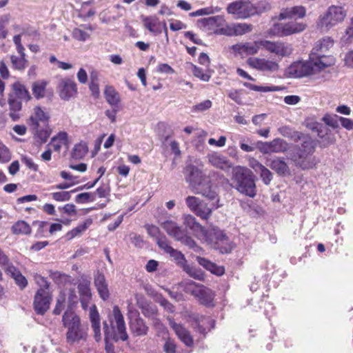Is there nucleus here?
I'll return each instance as SVG.
<instances>
[{
  "label": "nucleus",
  "instance_id": "obj_1",
  "mask_svg": "<svg viewBox=\"0 0 353 353\" xmlns=\"http://www.w3.org/2000/svg\"><path fill=\"white\" fill-rule=\"evenodd\" d=\"M295 141L299 142L295 147V151L288 152L289 159L296 166L302 170L312 169L319 163L318 159L313 155L317 145L316 140L310 135L300 132L295 134Z\"/></svg>",
  "mask_w": 353,
  "mask_h": 353
},
{
  "label": "nucleus",
  "instance_id": "obj_2",
  "mask_svg": "<svg viewBox=\"0 0 353 353\" xmlns=\"http://www.w3.org/2000/svg\"><path fill=\"white\" fill-rule=\"evenodd\" d=\"M185 179L193 191L210 200L216 197V192L212 188L210 179L203 174L202 171L196 166L190 164L184 170Z\"/></svg>",
  "mask_w": 353,
  "mask_h": 353
},
{
  "label": "nucleus",
  "instance_id": "obj_3",
  "mask_svg": "<svg viewBox=\"0 0 353 353\" xmlns=\"http://www.w3.org/2000/svg\"><path fill=\"white\" fill-rule=\"evenodd\" d=\"M62 323L63 327L67 329L65 336L68 343L72 344L86 339L87 328L82 325L79 315L70 307L64 312Z\"/></svg>",
  "mask_w": 353,
  "mask_h": 353
},
{
  "label": "nucleus",
  "instance_id": "obj_4",
  "mask_svg": "<svg viewBox=\"0 0 353 353\" xmlns=\"http://www.w3.org/2000/svg\"><path fill=\"white\" fill-rule=\"evenodd\" d=\"M233 182L236 189L241 194L254 197L256 194L254 176L245 167H236L233 170Z\"/></svg>",
  "mask_w": 353,
  "mask_h": 353
},
{
  "label": "nucleus",
  "instance_id": "obj_5",
  "mask_svg": "<svg viewBox=\"0 0 353 353\" xmlns=\"http://www.w3.org/2000/svg\"><path fill=\"white\" fill-rule=\"evenodd\" d=\"M112 314L114 316V322H112V326L113 329H116L117 333H112L108 328L107 323H103V330L105 334V340L106 341V350L110 351L111 346L108 345V341L110 339H113L115 341L121 339L122 341H126L128 338L126 332V327L124 321V318L119 307L117 305L114 306L112 310Z\"/></svg>",
  "mask_w": 353,
  "mask_h": 353
},
{
  "label": "nucleus",
  "instance_id": "obj_6",
  "mask_svg": "<svg viewBox=\"0 0 353 353\" xmlns=\"http://www.w3.org/2000/svg\"><path fill=\"white\" fill-rule=\"evenodd\" d=\"M334 41L328 37L317 41L311 51L310 56L323 69L334 64V59L332 56H326L323 53L333 46Z\"/></svg>",
  "mask_w": 353,
  "mask_h": 353
},
{
  "label": "nucleus",
  "instance_id": "obj_7",
  "mask_svg": "<svg viewBox=\"0 0 353 353\" xmlns=\"http://www.w3.org/2000/svg\"><path fill=\"white\" fill-rule=\"evenodd\" d=\"M323 70L310 56L309 60L306 61H296L292 63L285 70V74L290 78H301L314 74Z\"/></svg>",
  "mask_w": 353,
  "mask_h": 353
},
{
  "label": "nucleus",
  "instance_id": "obj_8",
  "mask_svg": "<svg viewBox=\"0 0 353 353\" xmlns=\"http://www.w3.org/2000/svg\"><path fill=\"white\" fill-rule=\"evenodd\" d=\"M346 16L345 10L341 6H330L326 13L319 17L317 26L322 30L327 31L339 23L343 21Z\"/></svg>",
  "mask_w": 353,
  "mask_h": 353
},
{
  "label": "nucleus",
  "instance_id": "obj_9",
  "mask_svg": "<svg viewBox=\"0 0 353 353\" xmlns=\"http://www.w3.org/2000/svg\"><path fill=\"white\" fill-rule=\"evenodd\" d=\"M204 236H201V241L214 246L216 249H220L221 252H228L231 247L222 248L223 245H228V239L225 234L217 228H212L204 230Z\"/></svg>",
  "mask_w": 353,
  "mask_h": 353
},
{
  "label": "nucleus",
  "instance_id": "obj_10",
  "mask_svg": "<svg viewBox=\"0 0 353 353\" xmlns=\"http://www.w3.org/2000/svg\"><path fill=\"white\" fill-rule=\"evenodd\" d=\"M306 26V24L296 21L278 23L269 30V34L279 37H287L303 32Z\"/></svg>",
  "mask_w": 353,
  "mask_h": 353
},
{
  "label": "nucleus",
  "instance_id": "obj_11",
  "mask_svg": "<svg viewBox=\"0 0 353 353\" xmlns=\"http://www.w3.org/2000/svg\"><path fill=\"white\" fill-rule=\"evenodd\" d=\"M229 14L236 19H244L254 15V3L250 0H239L230 3L227 7Z\"/></svg>",
  "mask_w": 353,
  "mask_h": 353
},
{
  "label": "nucleus",
  "instance_id": "obj_12",
  "mask_svg": "<svg viewBox=\"0 0 353 353\" xmlns=\"http://www.w3.org/2000/svg\"><path fill=\"white\" fill-rule=\"evenodd\" d=\"M262 48L274 54L279 59L290 56L293 52L292 46L281 41L262 39Z\"/></svg>",
  "mask_w": 353,
  "mask_h": 353
},
{
  "label": "nucleus",
  "instance_id": "obj_13",
  "mask_svg": "<svg viewBox=\"0 0 353 353\" xmlns=\"http://www.w3.org/2000/svg\"><path fill=\"white\" fill-rule=\"evenodd\" d=\"M248 65L252 68L265 72H275L279 70L277 61L259 57H250L247 60Z\"/></svg>",
  "mask_w": 353,
  "mask_h": 353
},
{
  "label": "nucleus",
  "instance_id": "obj_14",
  "mask_svg": "<svg viewBox=\"0 0 353 353\" xmlns=\"http://www.w3.org/2000/svg\"><path fill=\"white\" fill-rule=\"evenodd\" d=\"M57 90L62 100L69 101L77 92V83L70 78H63L59 80L57 86Z\"/></svg>",
  "mask_w": 353,
  "mask_h": 353
},
{
  "label": "nucleus",
  "instance_id": "obj_15",
  "mask_svg": "<svg viewBox=\"0 0 353 353\" xmlns=\"http://www.w3.org/2000/svg\"><path fill=\"white\" fill-rule=\"evenodd\" d=\"M258 148L263 154L280 153L288 150V144L283 139L277 138L268 142H259Z\"/></svg>",
  "mask_w": 353,
  "mask_h": 353
},
{
  "label": "nucleus",
  "instance_id": "obj_16",
  "mask_svg": "<svg viewBox=\"0 0 353 353\" xmlns=\"http://www.w3.org/2000/svg\"><path fill=\"white\" fill-rule=\"evenodd\" d=\"M262 39L254 42L240 43L233 45L231 48L235 54L243 57L249 55H254L262 48Z\"/></svg>",
  "mask_w": 353,
  "mask_h": 353
},
{
  "label": "nucleus",
  "instance_id": "obj_17",
  "mask_svg": "<svg viewBox=\"0 0 353 353\" xmlns=\"http://www.w3.org/2000/svg\"><path fill=\"white\" fill-rule=\"evenodd\" d=\"M51 296L49 292L43 288H39L34 300V307L38 314H43L50 307Z\"/></svg>",
  "mask_w": 353,
  "mask_h": 353
},
{
  "label": "nucleus",
  "instance_id": "obj_18",
  "mask_svg": "<svg viewBox=\"0 0 353 353\" xmlns=\"http://www.w3.org/2000/svg\"><path fill=\"white\" fill-rule=\"evenodd\" d=\"M48 119L49 117L44 110L37 106L33 108L28 123L31 129H37L40 125L48 124Z\"/></svg>",
  "mask_w": 353,
  "mask_h": 353
},
{
  "label": "nucleus",
  "instance_id": "obj_19",
  "mask_svg": "<svg viewBox=\"0 0 353 353\" xmlns=\"http://www.w3.org/2000/svg\"><path fill=\"white\" fill-rule=\"evenodd\" d=\"M183 219L184 225L186 228L189 229L198 239H200L201 236H205V228L196 221L194 216L191 214H184Z\"/></svg>",
  "mask_w": 353,
  "mask_h": 353
},
{
  "label": "nucleus",
  "instance_id": "obj_20",
  "mask_svg": "<svg viewBox=\"0 0 353 353\" xmlns=\"http://www.w3.org/2000/svg\"><path fill=\"white\" fill-rule=\"evenodd\" d=\"M162 228L167 234L176 241H182L184 237V230L176 222L167 220L161 223Z\"/></svg>",
  "mask_w": 353,
  "mask_h": 353
},
{
  "label": "nucleus",
  "instance_id": "obj_21",
  "mask_svg": "<svg viewBox=\"0 0 353 353\" xmlns=\"http://www.w3.org/2000/svg\"><path fill=\"white\" fill-rule=\"evenodd\" d=\"M268 165L279 176H292L291 170L283 158H274L270 160V162Z\"/></svg>",
  "mask_w": 353,
  "mask_h": 353
},
{
  "label": "nucleus",
  "instance_id": "obj_22",
  "mask_svg": "<svg viewBox=\"0 0 353 353\" xmlns=\"http://www.w3.org/2000/svg\"><path fill=\"white\" fill-rule=\"evenodd\" d=\"M207 158L209 163L216 168L225 170L232 166L230 161L219 153L212 152L208 154Z\"/></svg>",
  "mask_w": 353,
  "mask_h": 353
},
{
  "label": "nucleus",
  "instance_id": "obj_23",
  "mask_svg": "<svg viewBox=\"0 0 353 353\" xmlns=\"http://www.w3.org/2000/svg\"><path fill=\"white\" fill-rule=\"evenodd\" d=\"M172 328L175 332L179 339L188 347H192L194 344L193 339L190 332L180 324L171 323Z\"/></svg>",
  "mask_w": 353,
  "mask_h": 353
},
{
  "label": "nucleus",
  "instance_id": "obj_24",
  "mask_svg": "<svg viewBox=\"0 0 353 353\" xmlns=\"http://www.w3.org/2000/svg\"><path fill=\"white\" fill-rule=\"evenodd\" d=\"M305 15V8L303 6H294L281 10L279 19L303 18Z\"/></svg>",
  "mask_w": 353,
  "mask_h": 353
},
{
  "label": "nucleus",
  "instance_id": "obj_25",
  "mask_svg": "<svg viewBox=\"0 0 353 353\" xmlns=\"http://www.w3.org/2000/svg\"><path fill=\"white\" fill-rule=\"evenodd\" d=\"M318 125L312 128V129L316 130L317 135L321 139V147L326 148L330 145L334 144L336 141V138L331 131L322 126L319 128Z\"/></svg>",
  "mask_w": 353,
  "mask_h": 353
},
{
  "label": "nucleus",
  "instance_id": "obj_26",
  "mask_svg": "<svg viewBox=\"0 0 353 353\" xmlns=\"http://www.w3.org/2000/svg\"><path fill=\"white\" fill-rule=\"evenodd\" d=\"M90 319L92 328L94 332V336L96 341H99L101 339L99 314L95 305L90 308Z\"/></svg>",
  "mask_w": 353,
  "mask_h": 353
},
{
  "label": "nucleus",
  "instance_id": "obj_27",
  "mask_svg": "<svg viewBox=\"0 0 353 353\" xmlns=\"http://www.w3.org/2000/svg\"><path fill=\"white\" fill-rule=\"evenodd\" d=\"M94 284L100 297L105 301L110 297L108 285L103 274H99L94 279Z\"/></svg>",
  "mask_w": 353,
  "mask_h": 353
},
{
  "label": "nucleus",
  "instance_id": "obj_28",
  "mask_svg": "<svg viewBox=\"0 0 353 353\" xmlns=\"http://www.w3.org/2000/svg\"><path fill=\"white\" fill-rule=\"evenodd\" d=\"M194 319L196 323L195 327L197 328L198 331L205 334L206 332V329L210 330L214 327V321L209 316H203L196 315L194 317Z\"/></svg>",
  "mask_w": 353,
  "mask_h": 353
},
{
  "label": "nucleus",
  "instance_id": "obj_29",
  "mask_svg": "<svg viewBox=\"0 0 353 353\" xmlns=\"http://www.w3.org/2000/svg\"><path fill=\"white\" fill-rule=\"evenodd\" d=\"M8 105L10 109V117L13 121H18L20 118V111L22 107L21 101L15 99L12 95H10L8 99Z\"/></svg>",
  "mask_w": 353,
  "mask_h": 353
},
{
  "label": "nucleus",
  "instance_id": "obj_30",
  "mask_svg": "<svg viewBox=\"0 0 353 353\" xmlns=\"http://www.w3.org/2000/svg\"><path fill=\"white\" fill-rule=\"evenodd\" d=\"M130 328L131 332L134 336L145 335L148 330V326L141 318H135L132 319L130 324Z\"/></svg>",
  "mask_w": 353,
  "mask_h": 353
},
{
  "label": "nucleus",
  "instance_id": "obj_31",
  "mask_svg": "<svg viewBox=\"0 0 353 353\" xmlns=\"http://www.w3.org/2000/svg\"><path fill=\"white\" fill-rule=\"evenodd\" d=\"M196 261L199 265L205 268L206 270L210 271L212 274H214L217 276H221L225 272L223 267L218 266L215 263H212L211 261L205 258L197 256Z\"/></svg>",
  "mask_w": 353,
  "mask_h": 353
},
{
  "label": "nucleus",
  "instance_id": "obj_32",
  "mask_svg": "<svg viewBox=\"0 0 353 353\" xmlns=\"http://www.w3.org/2000/svg\"><path fill=\"white\" fill-rule=\"evenodd\" d=\"M195 297L199 299L201 304L210 306L212 305L214 294L210 289L202 285Z\"/></svg>",
  "mask_w": 353,
  "mask_h": 353
},
{
  "label": "nucleus",
  "instance_id": "obj_33",
  "mask_svg": "<svg viewBox=\"0 0 353 353\" xmlns=\"http://www.w3.org/2000/svg\"><path fill=\"white\" fill-rule=\"evenodd\" d=\"M203 27L208 28L209 30H213L215 28L220 27L225 23L223 16L217 15L203 19L199 21Z\"/></svg>",
  "mask_w": 353,
  "mask_h": 353
},
{
  "label": "nucleus",
  "instance_id": "obj_34",
  "mask_svg": "<svg viewBox=\"0 0 353 353\" xmlns=\"http://www.w3.org/2000/svg\"><path fill=\"white\" fill-rule=\"evenodd\" d=\"M80 301L82 307L85 310L91 298L90 286L87 283H81L78 285Z\"/></svg>",
  "mask_w": 353,
  "mask_h": 353
},
{
  "label": "nucleus",
  "instance_id": "obj_35",
  "mask_svg": "<svg viewBox=\"0 0 353 353\" xmlns=\"http://www.w3.org/2000/svg\"><path fill=\"white\" fill-rule=\"evenodd\" d=\"M13 94L15 99L20 101H29L31 99L30 94L24 85L16 82L12 85Z\"/></svg>",
  "mask_w": 353,
  "mask_h": 353
},
{
  "label": "nucleus",
  "instance_id": "obj_36",
  "mask_svg": "<svg viewBox=\"0 0 353 353\" xmlns=\"http://www.w3.org/2000/svg\"><path fill=\"white\" fill-rule=\"evenodd\" d=\"M32 130L34 132L35 140L40 143H46L51 134V130L48 124L40 125V128L32 129Z\"/></svg>",
  "mask_w": 353,
  "mask_h": 353
},
{
  "label": "nucleus",
  "instance_id": "obj_37",
  "mask_svg": "<svg viewBox=\"0 0 353 353\" xmlns=\"http://www.w3.org/2000/svg\"><path fill=\"white\" fill-rule=\"evenodd\" d=\"M104 95L107 102L112 106H117L120 102V95L112 86H105Z\"/></svg>",
  "mask_w": 353,
  "mask_h": 353
},
{
  "label": "nucleus",
  "instance_id": "obj_38",
  "mask_svg": "<svg viewBox=\"0 0 353 353\" xmlns=\"http://www.w3.org/2000/svg\"><path fill=\"white\" fill-rule=\"evenodd\" d=\"M0 265L6 274L10 275L19 271L12 263L10 261L8 256L0 249Z\"/></svg>",
  "mask_w": 353,
  "mask_h": 353
},
{
  "label": "nucleus",
  "instance_id": "obj_39",
  "mask_svg": "<svg viewBox=\"0 0 353 353\" xmlns=\"http://www.w3.org/2000/svg\"><path fill=\"white\" fill-rule=\"evenodd\" d=\"M68 143V134L65 132H60L51 139L50 144L54 151L59 152L63 145Z\"/></svg>",
  "mask_w": 353,
  "mask_h": 353
},
{
  "label": "nucleus",
  "instance_id": "obj_40",
  "mask_svg": "<svg viewBox=\"0 0 353 353\" xmlns=\"http://www.w3.org/2000/svg\"><path fill=\"white\" fill-rule=\"evenodd\" d=\"M11 231L14 234L29 235L32 230L30 225L25 221H18L12 225Z\"/></svg>",
  "mask_w": 353,
  "mask_h": 353
},
{
  "label": "nucleus",
  "instance_id": "obj_41",
  "mask_svg": "<svg viewBox=\"0 0 353 353\" xmlns=\"http://www.w3.org/2000/svg\"><path fill=\"white\" fill-rule=\"evenodd\" d=\"M92 223V219L90 218L87 219L85 221L79 224L78 226L70 230L66 234V238L68 240L72 239L81 234L83 231H85L88 227H90Z\"/></svg>",
  "mask_w": 353,
  "mask_h": 353
},
{
  "label": "nucleus",
  "instance_id": "obj_42",
  "mask_svg": "<svg viewBox=\"0 0 353 353\" xmlns=\"http://www.w3.org/2000/svg\"><path fill=\"white\" fill-rule=\"evenodd\" d=\"M48 82L44 80H39L33 83L32 90V94L37 99L43 98L46 95V88Z\"/></svg>",
  "mask_w": 353,
  "mask_h": 353
},
{
  "label": "nucleus",
  "instance_id": "obj_43",
  "mask_svg": "<svg viewBox=\"0 0 353 353\" xmlns=\"http://www.w3.org/2000/svg\"><path fill=\"white\" fill-rule=\"evenodd\" d=\"M180 285L183 288V290L188 294L196 296L197 293L199 292L202 285H199L191 280L184 281L180 283Z\"/></svg>",
  "mask_w": 353,
  "mask_h": 353
},
{
  "label": "nucleus",
  "instance_id": "obj_44",
  "mask_svg": "<svg viewBox=\"0 0 353 353\" xmlns=\"http://www.w3.org/2000/svg\"><path fill=\"white\" fill-rule=\"evenodd\" d=\"M88 147L85 142H80L75 144L72 150V156L77 159H81L88 153Z\"/></svg>",
  "mask_w": 353,
  "mask_h": 353
},
{
  "label": "nucleus",
  "instance_id": "obj_45",
  "mask_svg": "<svg viewBox=\"0 0 353 353\" xmlns=\"http://www.w3.org/2000/svg\"><path fill=\"white\" fill-rule=\"evenodd\" d=\"M144 26L147 28L150 32L154 33L155 34H159L161 33V29L160 28V22L156 19L152 18H145L143 21Z\"/></svg>",
  "mask_w": 353,
  "mask_h": 353
},
{
  "label": "nucleus",
  "instance_id": "obj_46",
  "mask_svg": "<svg viewBox=\"0 0 353 353\" xmlns=\"http://www.w3.org/2000/svg\"><path fill=\"white\" fill-rule=\"evenodd\" d=\"M194 213L196 216H199L201 219L207 220L211 216L212 210L208 206V205L205 203L201 201Z\"/></svg>",
  "mask_w": 353,
  "mask_h": 353
},
{
  "label": "nucleus",
  "instance_id": "obj_47",
  "mask_svg": "<svg viewBox=\"0 0 353 353\" xmlns=\"http://www.w3.org/2000/svg\"><path fill=\"white\" fill-rule=\"evenodd\" d=\"M252 30V26L245 23L233 24V34L235 36H240L250 32Z\"/></svg>",
  "mask_w": 353,
  "mask_h": 353
},
{
  "label": "nucleus",
  "instance_id": "obj_48",
  "mask_svg": "<svg viewBox=\"0 0 353 353\" xmlns=\"http://www.w3.org/2000/svg\"><path fill=\"white\" fill-rule=\"evenodd\" d=\"M12 67L19 70H23L26 67L27 60L24 57L12 55L10 57Z\"/></svg>",
  "mask_w": 353,
  "mask_h": 353
},
{
  "label": "nucleus",
  "instance_id": "obj_49",
  "mask_svg": "<svg viewBox=\"0 0 353 353\" xmlns=\"http://www.w3.org/2000/svg\"><path fill=\"white\" fill-rule=\"evenodd\" d=\"M272 8L271 4L266 0H261L254 4V15L260 14L270 10Z\"/></svg>",
  "mask_w": 353,
  "mask_h": 353
},
{
  "label": "nucleus",
  "instance_id": "obj_50",
  "mask_svg": "<svg viewBox=\"0 0 353 353\" xmlns=\"http://www.w3.org/2000/svg\"><path fill=\"white\" fill-rule=\"evenodd\" d=\"M221 8L218 6H216V7L211 6V7L201 8L195 12H192L190 13V16L198 17V16H203V15H208V14L219 12L221 11Z\"/></svg>",
  "mask_w": 353,
  "mask_h": 353
},
{
  "label": "nucleus",
  "instance_id": "obj_51",
  "mask_svg": "<svg viewBox=\"0 0 353 353\" xmlns=\"http://www.w3.org/2000/svg\"><path fill=\"white\" fill-rule=\"evenodd\" d=\"M169 254L181 268H183L187 264V261L181 252L173 249Z\"/></svg>",
  "mask_w": 353,
  "mask_h": 353
},
{
  "label": "nucleus",
  "instance_id": "obj_52",
  "mask_svg": "<svg viewBox=\"0 0 353 353\" xmlns=\"http://www.w3.org/2000/svg\"><path fill=\"white\" fill-rule=\"evenodd\" d=\"M95 193L83 192L77 195L75 201L78 203H84L88 202H93L95 201Z\"/></svg>",
  "mask_w": 353,
  "mask_h": 353
},
{
  "label": "nucleus",
  "instance_id": "obj_53",
  "mask_svg": "<svg viewBox=\"0 0 353 353\" xmlns=\"http://www.w3.org/2000/svg\"><path fill=\"white\" fill-rule=\"evenodd\" d=\"M65 294L63 292H61L59 294V296L57 299V303L55 307L53 310V314L58 315L60 314L61 311L63 310L65 307Z\"/></svg>",
  "mask_w": 353,
  "mask_h": 353
},
{
  "label": "nucleus",
  "instance_id": "obj_54",
  "mask_svg": "<svg viewBox=\"0 0 353 353\" xmlns=\"http://www.w3.org/2000/svg\"><path fill=\"white\" fill-rule=\"evenodd\" d=\"M183 270L186 272L191 277L198 279V280H202L203 279V272L197 270L193 267H190L188 265H185L183 268Z\"/></svg>",
  "mask_w": 353,
  "mask_h": 353
},
{
  "label": "nucleus",
  "instance_id": "obj_55",
  "mask_svg": "<svg viewBox=\"0 0 353 353\" xmlns=\"http://www.w3.org/2000/svg\"><path fill=\"white\" fill-rule=\"evenodd\" d=\"M181 241L184 245L188 246L190 248L194 250L196 252H199L202 251V248L196 243V242L192 237L186 236L185 232H184V237L182 239V241Z\"/></svg>",
  "mask_w": 353,
  "mask_h": 353
},
{
  "label": "nucleus",
  "instance_id": "obj_56",
  "mask_svg": "<svg viewBox=\"0 0 353 353\" xmlns=\"http://www.w3.org/2000/svg\"><path fill=\"white\" fill-rule=\"evenodd\" d=\"M201 201L200 199L193 196H188L185 199V203L192 212L196 211Z\"/></svg>",
  "mask_w": 353,
  "mask_h": 353
},
{
  "label": "nucleus",
  "instance_id": "obj_57",
  "mask_svg": "<svg viewBox=\"0 0 353 353\" xmlns=\"http://www.w3.org/2000/svg\"><path fill=\"white\" fill-rule=\"evenodd\" d=\"M90 37L89 33L80 28H74L72 31V37L79 41H85Z\"/></svg>",
  "mask_w": 353,
  "mask_h": 353
},
{
  "label": "nucleus",
  "instance_id": "obj_58",
  "mask_svg": "<svg viewBox=\"0 0 353 353\" xmlns=\"http://www.w3.org/2000/svg\"><path fill=\"white\" fill-rule=\"evenodd\" d=\"M192 74H194V77L200 79L203 81L207 82L210 79V75L208 73L204 72L202 68H200L196 65H193Z\"/></svg>",
  "mask_w": 353,
  "mask_h": 353
},
{
  "label": "nucleus",
  "instance_id": "obj_59",
  "mask_svg": "<svg viewBox=\"0 0 353 353\" xmlns=\"http://www.w3.org/2000/svg\"><path fill=\"white\" fill-rule=\"evenodd\" d=\"M337 118L338 117L336 115L331 116L330 114H325L323 117L322 120L326 125L330 126L334 129H336L339 127Z\"/></svg>",
  "mask_w": 353,
  "mask_h": 353
},
{
  "label": "nucleus",
  "instance_id": "obj_60",
  "mask_svg": "<svg viewBox=\"0 0 353 353\" xmlns=\"http://www.w3.org/2000/svg\"><path fill=\"white\" fill-rule=\"evenodd\" d=\"M11 159L9 150L0 141V162L6 163Z\"/></svg>",
  "mask_w": 353,
  "mask_h": 353
},
{
  "label": "nucleus",
  "instance_id": "obj_61",
  "mask_svg": "<svg viewBox=\"0 0 353 353\" xmlns=\"http://www.w3.org/2000/svg\"><path fill=\"white\" fill-rule=\"evenodd\" d=\"M157 243L161 249L164 250V252L168 254H169L174 249L170 246L165 236H162L160 239H158Z\"/></svg>",
  "mask_w": 353,
  "mask_h": 353
},
{
  "label": "nucleus",
  "instance_id": "obj_62",
  "mask_svg": "<svg viewBox=\"0 0 353 353\" xmlns=\"http://www.w3.org/2000/svg\"><path fill=\"white\" fill-rule=\"evenodd\" d=\"M259 173L260 174L261 178L263 183L265 185L270 184L273 176L272 173L265 166L260 170Z\"/></svg>",
  "mask_w": 353,
  "mask_h": 353
},
{
  "label": "nucleus",
  "instance_id": "obj_63",
  "mask_svg": "<svg viewBox=\"0 0 353 353\" xmlns=\"http://www.w3.org/2000/svg\"><path fill=\"white\" fill-rule=\"evenodd\" d=\"M212 101L208 99L195 105L193 106L192 109L194 112H203L210 109L212 107Z\"/></svg>",
  "mask_w": 353,
  "mask_h": 353
},
{
  "label": "nucleus",
  "instance_id": "obj_64",
  "mask_svg": "<svg viewBox=\"0 0 353 353\" xmlns=\"http://www.w3.org/2000/svg\"><path fill=\"white\" fill-rule=\"evenodd\" d=\"M52 199L57 201H66L70 199V192H58L52 194Z\"/></svg>",
  "mask_w": 353,
  "mask_h": 353
}]
</instances>
